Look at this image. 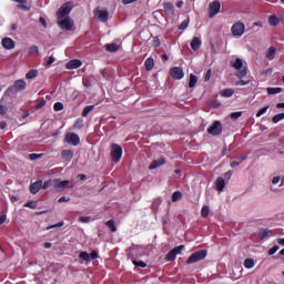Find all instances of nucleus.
I'll return each mask as SVG.
<instances>
[{
	"instance_id": "obj_36",
	"label": "nucleus",
	"mask_w": 284,
	"mask_h": 284,
	"mask_svg": "<svg viewBox=\"0 0 284 284\" xmlns=\"http://www.w3.org/2000/svg\"><path fill=\"white\" fill-rule=\"evenodd\" d=\"M29 54H30V57H38L39 55V47H37V45H31L30 48H29Z\"/></svg>"
},
{
	"instance_id": "obj_45",
	"label": "nucleus",
	"mask_w": 284,
	"mask_h": 284,
	"mask_svg": "<svg viewBox=\"0 0 284 284\" xmlns=\"http://www.w3.org/2000/svg\"><path fill=\"white\" fill-rule=\"evenodd\" d=\"M278 250H281V246L274 245L273 247H271L268 250V256H274V254H276L278 252Z\"/></svg>"
},
{
	"instance_id": "obj_5",
	"label": "nucleus",
	"mask_w": 284,
	"mask_h": 284,
	"mask_svg": "<svg viewBox=\"0 0 284 284\" xmlns=\"http://www.w3.org/2000/svg\"><path fill=\"white\" fill-rule=\"evenodd\" d=\"M72 8H73L72 2H65L64 4H62L57 12L58 19H64L65 17H68V14L72 12Z\"/></svg>"
},
{
	"instance_id": "obj_46",
	"label": "nucleus",
	"mask_w": 284,
	"mask_h": 284,
	"mask_svg": "<svg viewBox=\"0 0 284 284\" xmlns=\"http://www.w3.org/2000/svg\"><path fill=\"white\" fill-rule=\"evenodd\" d=\"M267 110H270V105L260 109V110L257 111V113H256V116H257V118L263 116V114H265V112H267Z\"/></svg>"
},
{
	"instance_id": "obj_54",
	"label": "nucleus",
	"mask_w": 284,
	"mask_h": 284,
	"mask_svg": "<svg viewBox=\"0 0 284 284\" xmlns=\"http://www.w3.org/2000/svg\"><path fill=\"white\" fill-rule=\"evenodd\" d=\"M53 227H63V222H59L54 225H50V226L47 227V230H53Z\"/></svg>"
},
{
	"instance_id": "obj_9",
	"label": "nucleus",
	"mask_w": 284,
	"mask_h": 284,
	"mask_svg": "<svg viewBox=\"0 0 284 284\" xmlns=\"http://www.w3.org/2000/svg\"><path fill=\"white\" fill-rule=\"evenodd\" d=\"M27 87H28V84L26 83V80L20 79V80H16L13 82V85L10 87L8 90H9V92H11L12 90L14 92H23V90H26Z\"/></svg>"
},
{
	"instance_id": "obj_10",
	"label": "nucleus",
	"mask_w": 284,
	"mask_h": 284,
	"mask_svg": "<svg viewBox=\"0 0 284 284\" xmlns=\"http://www.w3.org/2000/svg\"><path fill=\"white\" fill-rule=\"evenodd\" d=\"M94 17L98 19V21H101L102 23L108 22V19H110V12L108 10H100L95 9L94 10Z\"/></svg>"
},
{
	"instance_id": "obj_55",
	"label": "nucleus",
	"mask_w": 284,
	"mask_h": 284,
	"mask_svg": "<svg viewBox=\"0 0 284 284\" xmlns=\"http://www.w3.org/2000/svg\"><path fill=\"white\" fill-rule=\"evenodd\" d=\"M8 113V108H6V105L0 104V114H7Z\"/></svg>"
},
{
	"instance_id": "obj_48",
	"label": "nucleus",
	"mask_w": 284,
	"mask_h": 284,
	"mask_svg": "<svg viewBox=\"0 0 284 284\" xmlns=\"http://www.w3.org/2000/svg\"><path fill=\"white\" fill-rule=\"evenodd\" d=\"M41 156H43V154L32 153V154L29 155V159L31 161H37V160L41 159Z\"/></svg>"
},
{
	"instance_id": "obj_43",
	"label": "nucleus",
	"mask_w": 284,
	"mask_h": 284,
	"mask_svg": "<svg viewBox=\"0 0 284 284\" xmlns=\"http://www.w3.org/2000/svg\"><path fill=\"white\" fill-rule=\"evenodd\" d=\"M241 116H243V111H236L231 113V119L233 121H236V119H241Z\"/></svg>"
},
{
	"instance_id": "obj_31",
	"label": "nucleus",
	"mask_w": 284,
	"mask_h": 284,
	"mask_svg": "<svg viewBox=\"0 0 284 284\" xmlns=\"http://www.w3.org/2000/svg\"><path fill=\"white\" fill-rule=\"evenodd\" d=\"M196 83H199V77L194 74H190L189 88H196Z\"/></svg>"
},
{
	"instance_id": "obj_29",
	"label": "nucleus",
	"mask_w": 284,
	"mask_h": 284,
	"mask_svg": "<svg viewBox=\"0 0 284 284\" xmlns=\"http://www.w3.org/2000/svg\"><path fill=\"white\" fill-rule=\"evenodd\" d=\"M221 97H224V99H230V97L234 95V89H224L220 92Z\"/></svg>"
},
{
	"instance_id": "obj_2",
	"label": "nucleus",
	"mask_w": 284,
	"mask_h": 284,
	"mask_svg": "<svg viewBox=\"0 0 284 284\" xmlns=\"http://www.w3.org/2000/svg\"><path fill=\"white\" fill-rule=\"evenodd\" d=\"M207 256V251L201 250L196 251L195 253H192L190 257L186 260L187 265H192L194 263H199V261H203Z\"/></svg>"
},
{
	"instance_id": "obj_27",
	"label": "nucleus",
	"mask_w": 284,
	"mask_h": 284,
	"mask_svg": "<svg viewBox=\"0 0 284 284\" xmlns=\"http://www.w3.org/2000/svg\"><path fill=\"white\" fill-rule=\"evenodd\" d=\"M145 65V70H148V72H150V70L154 69V58L150 57L145 60L144 62Z\"/></svg>"
},
{
	"instance_id": "obj_22",
	"label": "nucleus",
	"mask_w": 284,
	"mask_h": 284,
	"mask_svg": "<svg viewBox=\"0 0 284 284\" xmlns=\"http://www.w3.org/2000/svg\"><path fill=\"white\" fill-rule=\"evenodd\" d=\"M245 160H247V154L234 158V160L231 162V168H239V165H241V163H243Z\"/></svg>"
},
{
	"instance_id": "obj_53",
	"label": "nucleus",
	"mask_w": 284,
	"mask_h": 284,
	"mask_svg": "<svg viewBox=\"0 0 284 284\" xmlns=\"http://www.w3.org/2000/svg\"><path fill=\"white\" fill-rule=\"evenodd\" d=\"M89 255H90L91 261L99 258V253L97 251H92V253Z\"/></svg>"
},
{
	"instance_id": "obj_19",
	"label": "nucleus",
	"mask_w": 284,
	"mask_h": 284,
	"mask_svg": "<svg viewBox=\"0 0 284 284\" xmlns=\"http://www.w3.org/2000/svg\"><path fill=\"white\" fill-rule=\"evenodd\" d=\"M201 45H203V41H201V38L194 37L191 41V49L196 52V50L201 49Z\"/></svg>"
},
{
	"instance_id": "obj_62",
	"label": "nucleus",
	"mask_w": 284,
	"mask_h": 284,
	"mask_svg": "<svg viewBox=\"0 0 284 284\" xmlns=\"http://www.w3.org/2000/svg\"><path fill=\"white\" fill-rule=\"evenodd\" d=\"M153 43H154V48L161 47V40H159V39H154Z\"/></svg>"
},
{
	"instance_id": "obj_8",
	"label": "nucleus",
	"mask_w": 284,
	"mask_h": 284,
	"mask_svg": "<svg viewBox=\"0 0 284 284\" xmlns=\"http://www.w3.org/2000/svg\"><path fill=\"white\" fill-rule=\"evenodd\" d=\"M219 12H221V2L215 0L209 6V19H214Z\"/></svg>"
},
{
	"instance_id": "obj_41",
	"label": "nucleus",
	"mask_w": 284,
	"mask_h": 284,
	"mask_svg": "<svg viewBox=\"0 0 284 284\" xmlns=\"http://www.w3.org/2000/svg\"><path fill=\"white\" fill-rule=\"evenodd\" d=\"M92 110H94V105L84 106V109L82 111V116H88V114H90V112H92Z\"/></svg>"
},
{
	"instance_id": "obj_13",
	"label": "nucleus",
	"mask_w": 284,
	"mask_h": 284,
	"mask_svg": "<svg viewBox=\"0 0 284 284\" xmlns=\"http://www.w3.org/2000/svg\"><path fill=\"white\" fill-rule=\"evenodd\" d=\"M136 250L139 248H129V258L132 261L133 265H135V267H148V264H145V262L143 261H136L134 260V254L136 253Z\"/></svg>"
},
{
	"instance_id": "obj_35",
	"label": "nucleus",
	"mask_w": 284,
	"mask_h": 284,
	"mask_svg": "<svg viewBox=\"0 0 284 284\" xmlns=\"http://www.w3.org/2000/svg\"><path fill=\"white\" fill-rule=\"evenodd\" d=\"M79 258H81L82 261H84V263H90V261H92L91 257H90V255H89V253L85 252V251H83V252L80 253Z\"/></svg>"
},
{
	"instance_id": "obj_32",
	"label": "nucleus",
	"mask_w": 284,
	"mask_h": 284,
	"mask_svg": "<svg viewBox=\"0 0 284 284\" xmlns=\"http://www.w3.org/2000/svg\"><path fill=\"white\" fill-rule=\"evenodd\" d=\"M254 265H256V263L254 262V258L244 260V267L246 270H252V267H254Z\"/></svg>"
},
{
	"instance_id": "obj_16",
	"label": "nucleus",
	"mask_w": 284,
	"mask_h": 284,
	"mask_svg": "<svg viewBox=\"0 0 284 284\" xmlns=\"http://www.w3.org/2000/svg\"><path fill=\"white\" fill-rule=\"evenodd\" d=\"M83 65V62L79 59H73L67 62L65 68L67 70H77L78 68H81Z\"/></svg>"
},
{
	"instance_id": "obj_47",
	"label": "nucleus",
	"mask_w": 284,
	"mask_h": 284,
	"mask_svg": "<svg viewBox=\"0 0 284 284\" xmlns=\"http://www.w3.org/2000/svg\"><path fill=\"white\" fill-rule=\"evenodd\" d=\"M53 110L55 112H61V110H63V104L61 102H55L53 105Z\"/></svg>"
},
{
	"instance_id": "obj_14",
	"label": "nucleus",
	"mask_w": 284,
	"mask_h": 284,
	"mask_svg": "<svg viewBox=\"0 0 284 284\" xmlns=\"http://www.w3.org/2000/svg\"><path fill=\"white\" fill-rule=\"evenodd\" d=\"M170 74L172 77V79H175L178 81H181V79H183L185 77V73L183 72V69L179 68V67H174L170 70Z\"/></svg>"
},
{
	"instance_id": "obj_64",
	"label": "nucleus",
	"mask_w": 284,
	"mask_h": 284,
	"mask_svg": "<svg viewBox=\"0 0 284 284\" xmlns=\"http://www.w3.org/2000/svg\"><path fill=\"white\" fill-rule=\"evenodd\" d=\"M54 63V57L50 55L48 60V65H52Z\"/></svg>"
},
{
	"instance_id": "obj_44",
	"label": "nucleus",
	"mask_w": 284,
	"mask_h": 284,
	"mask_svg": "<svg viewBox=\"0 0 284 284\" xmlns=\"http://www.w3.org/2000/svg\"><path fill=\"white\" fill-rule=\"evenodd\" d=\"M190 26V19H185L181 22L179 30H187V27Z\"/></svg>"
},
{
	"instance_id": "obj_37",
	"label": "nucleus",
	"mask_w": 284,
	"mask_h": 284,
	"mask_svg": "<svg viewBox=\"0 0 284 284\" xmlns=\"http://www.w3.org/2000/svg\"><path fill=\"white\" fill-rule=\"evenodd\" d=\"M183 199V193L181 191H175L172 194V201L176 203V201H181Z\"/></svg>"
},
{
	"instance_id": "obj_60",
	"label": "nucleus",
	"mask_w": 284,
	"mask_h": 284,
	"mask_svg": "<svg viewBox=\"0 0 284 284\" xmlns=\"http://www.w3.org/2000/svg\"><path fill=\"white\" fill-rule=\"evenodd\" d=\"M281 181V176H275L272 179L273 185H276Z\"/></svg>"
},
{
	"instance_id": "obj_24",
	"label": "nucleus",
	"mask_w": 284,
	"mask_h": 284,
	"mask_svg": "<svg viewBox=\"0 0 284 284\" xmlns=\"http://www.w3.org/2000/svg\"><path fill=\"white\" fill-rule=\"evenodd\" d=\"M161 165H165V159H163V158L153 161L150 164L149 170H156L158 168H161Z\"/></svg>"
},
{
	"instance_id": "obj_20",
	"label": "nucleus",
	"mask_w": 284,
	"mask_h": 284,
	"mask_svg": "<svg viewBox=\"0 0 284 284\" xmlns=\"http://www.w3.org/2000/svg\"><path fill=\"white\" fill-rule=\"evenodd\" d=\"M163 8L168 17H174V4L172 2H165Z\"/></svg>"
},
{
	"instance_id": "obj_1",
	"label": "nucleus",
	"mask_w": 284,
	"mask_h": 284,
	"mask_svg": "<svg viewBox=\"0 0 284 284\" xmlns=\"http://www.w3.org/2000/svg\"><path fill=\"white\" fill-rule=\"evenodd\" d=\"M234 70H237V79H245L247 77V65H244L243 59L236 58L234 62H231Z\"/></svg>"
},
{
	"instance_id": "obj_11",
	"label": "nucleus",
	"mask_w": 284,
	"mask_h": 284,
	"mask_svg": "<svg viewBox=\"0 0 284 284\" xmlns=\"http://www.w3.org/2000/svg\"><path fill=\"white\" fill-rule=\"evenodd\" d=\"M65 143L69 145H79L81 143V138L77 133H68L64 138Z\"/></svg>"
},
{
	"instance_id": "obj_42",
	"label": "nucleus",
	"mask_w": 284,
	"mask_h": 284,
	"mask_svg": "<svg viewBox=\"0 0 284 284\" xmlns=\"http://www.w3.org/2000/svg\"><path fill=\"white\" fill-rule=\"evenodd\" d=\"M201 216H203L204 219H206V216H210V206L204 205L201 210Z\"/></svg>"
},
{
	"instance_id": "obj_3",
	"label": "nucleus",
	"mask_w": 284,
	"mask_h": 284,
	"mask_svg": "<svg viewBox=\"0 0 284 284\" xmlns=\"http://www.w3.org/2000/svg\"><path fill=\"white\" fill-rule=\"evenodd\" d=\"M123 156V148L121 145L114 143L111 145V158L114 163H119Z\"/></svg>"
},
{
	"instance_id": "obj_38",
	"label": "nucleus",
	"mask_w": 284,
	"mask_h": 284,
	"mask_svg": "<svg viewBox=\"0 0 284 284\" xmlns=\"http://www.w3.org/2000/svg\"><path fill=\"white\" fill-rule=\"evenodd\" d=\"M267 94H281V92H283L282 88H267Z\"/></svg>"
},
{
	"instance_id": "obj_17",
	"label": "nucleus",
	"mask_w": 284,
	"mask_h": 284,
	"mask_svg": "<svg viewBox=\"0 0 284 284\" xmlns=\"http://www.w3.org/2000/svg\"><path fill=\"white\" fill-rule=\"evenodd\" d=\"M54 183V190H57L58 192H61V190H63L64 187H67V185H70V181L64 180V181H60L59 180H53Z\"/></svg>"
},
{
	"instance_id": "obj_12",
	"label": "nucleus",
	"mask_w": 284,
	"mask_h": 284,
	"mask_svg": "<svg viewBox=\"0 0 284 284\" xmlns=\"http://www.w3.org/2000/svg\"><path fill=\"white\" fill-rule=\"evenodd\" d=\"M185 247V245H180L174 247L173 250H171L166 256H165V261H176V255L181 254V252H183V248Z\"/></svg>"
},
{
	"instance_id": "obj_6",
	"label": "nucleus",
	"mask_w": 284,
	"mask_h": 284,
	"mask_svg": "<svg viewBox=\"0 0 284 284\" xmlns=\"http://www.w3.org/2000/svg\"><path fill=\"white\" fill-rule=\"evenodd\" d=\"M223 132V124L221 121H214L211 126L207 128V133L212 134V136H219Z\"/></svg>"
},
{
	"instance_id": "obj_7",
	"label": "nucleus",
	"mask_w": 284,
	"mask_h": 284,
	"mask_svg": "<svg viewBox=\"0 0 284 284\" xmlns=\"http://www.w3.org/2000/svg\"><path fill=\"white\" fill-rule=\"evenodd\" d=\"M58 26L61 28V30L70 31L74 27V20H72L70 17H65L59 19Z\"/></svg>"
},
{
	"instance_id": "obj_50",
	"label": "nucleus",
	"mask_w": 284,
	"mask_h": 284,
	"mask_svg": "<svg viewBox=\"0 0 284 284\" xmlns=\"http://www.w3.org/2000/svg\"><path fill=\"white\" fill-rule=\"evenodd\" d=\"M235 85L243 87V85H250V80H239Z\"/></svg>"
},
{
	"instance_id": "obj_51",
	"label": "nucleus",
	"mask_w": 284,
	"mask_h": 284,
	"mask_svg": "<svg viewBox=\"0 0 284 284\" xmlns=\"http://www.w3.org/2000/svg\"><path fill=\"white\" fill-rule=\"evenodd\" d=\"M91 219L92 217H90V216H80L79 221H80V223H90Z\"/></svg>"
},
{
	"instance_id": "obj_49",
	"label": "nucleus",
	"mask_w": 284,
	"mask_h": 284,
	"mask_svg": "<svg viewBox=\"0 0 284 284\" xmlns=\"http://www.w3.org/2000/svg\"><path fill=\"white\" fill-rule=\"evenodd\" d=\"M54 183V181L52 180H49V181H45L43 184H42V190H48V187H51V185Z\"/></svg>"
},
{
	"instance_id": "obj_4",
	"label": "nucleus",
	"mask_w": 284,
	"mask_h": 284,
	"mask_svg": "<svg viewBox=\"0 0 284 284\" xmlns=\"http://www.w3.org/2000/svg\"><path fill=\"white\" fill-rule=\"evenodd\" d=\"M231 32L235 39H241L245 34V23L236 22L232 26Z\"/></svg>"
},
{
	"instance_id": "obj_28",
	"label": "nucleus",
	"mask_w": 284,
	"mask_h": 284,
	"mask_svg": "<svg viewBox=\"0 0 284 284\" xmlns=\"http://www.w3.org/2000/svg\"><path fill=\"white\" fill-rule=\"evenodd\" d=\"M272 234H273V233H272L271 230L263 229L262 231H260V232L257 233V236L263 240V239H267L268 236H272Z\"/></svg>"
},
{
	"instance_id": "obj_56",
	"label": "nucleus",
	"mask_w": 284,
	"mask_h": 284,
	"mask_svg": "<svg viewBox=\"0 0 284 284\" xmlns=\"http://www.w3.org/2000/svg\"><path fill=\"white\" fill-rule=\"evenodd\" d=\"M39 22L41 23V26H43V28H48V22L45 21V18L41 17L39 19Z\"/></svg>"
},
{
	"instance_id": "obj_40",
	"label": "nucleus",
	"mask_w": 284,
	"mask_h": 284,
	"mask_svg": "<svg viewBox=\"0 0 284 284\" xmlns=\"http://www.w3.org/2000/svg\"><path fill=\"white\" fill-rule=\"evenodd\" d=\"M23 207H29L30 210H37V201L30 200L28 201Z\"/></svg>"
},
{
	"instance_id": "obj_39",
	"label": "nucleus",
	"mask_w": 284,
	"mask_h": 284,
	"mask_svg": "<svg viewBox=\"0 0 284 284\" xmlns=\"http://www.w3.org/2000/svg\"><path fill=\"white\" fill-rule=\"evenodd\" d=\"M105 225L110 229L111 232H116V224L114 223V220L106 221Z\"/></svg>"
},
{
	"instance_id": "obj_58",
	"label": "nucleus",
	"mask_w": 284,
	"mask_h": 284,
	"mask_svg": "<svg viewBox=\"0 0 284 284\" xmlns=\"http://www.w3.org/2000/svg\"><path fill=\"white\" fill-rule=\"evenodd\" d=\"M68 201H70V197H68V196H61V197L58 200V202H60V203H68Z\"/></svg>"
},
{
	"instance_id": "obj_57",
	"label": "nucleus",
	"mask_w": 284,
	"mask_h": 284,
	"mask_svg": "<svg viewBox=\"0 0 284 284\" xmlns=\"http://www.w3.org/2000/svg\"><path fill=\"white\" fill-rule=\"evenodd\" d=\"M74 128H78V129L83 128V120H78V121L74 123Z\"/></svg>"
},
{
	"instance_id": "obj_33",
	"label": "nucleus",
	"mask_w": 284,
	"mask_h": 284,
	"mask_svg": "<svg viewBox=\"0 0 284 284\" xmlns=\"http://www.w3.org/2000/svg\"><path fill=\"white\" fill-rule=\"evenodd\" d=\"M105 48L108 52H118L119 48L121 47L116 43H111V44H106Z\"/></svg>"
},
{
	"instance_id": "obj_63",
	"label": "nucleus",
	"mask_w": 284,
	"mask_h": 284,
	"mask_svg": "<svg viewBox=\"0 0 284 284\" xmlns=\"http://www.w3.org/2000/svg\"><path fill=\"white\" fill-rule=\"evenodd\" d=\"M8 128V123L6 121L0 122V130H6Z\"/></svg>"
},
{
	"instance_id": "obj_26",
	"label": "nucleus",
	"mask_w": 284,
	"mask_h": 284,
	"mask_svg": "<svg viewBox=\"0 0 284 284\" xmlns=\"http://www.w3.org/2000/svg\"><path fill=\"white\" fill-rule=\"evenodd\" d=\"M37 77H39V70H37V69H31L26 74V79H28L29 81H32L33 79H37Z\"/></svg>"
},
{
	"instance_id": "obj_59",
	"label": "nucleus",
	"mask_w": 284,
	"mask_h": 284,
	"mask_svg": "<svg viewBox=\"0 0 284 284\" xmlns=\"http://www.w3.org/2000/svg\"><path fill=\"white\" fill-rule=\"evenodd\" d=\"M138 0H122L123 6H130V3H134Z\"/></svg>"
},
{
	"instance_id": "obj_52",
	"label": "nucleus",
	"mask_w": 284,
	"mask_h": 284,
	"mask_svg": "<svg viewBox=\"0 0 284 284\" xmlns=\"http://www.w3.org/2000/svg\"><path fill=\"white\" fill-rule=\"evenodd\" d=\"M212 79V69H209L205 73L204 81H210Z\"/></svg>"
},
{
	"instance_id": "obj_34",
	"label": "nucleus",
	"mask_w": 284,
	"mask_h": 284,
	"mask_svg": "<svg viewBox=\"0 0 284 284\" xmlns=\"http://www.w3.org/2000/svg\"><path fill=\"white\" fill-rule=\"evenodd\" d=\"M268 23H270V26L276 27V26H278V23H281V20L276 16H271L268 18Z\"/></svg>"
},
{
	"instance_id": "obj_15",
	"label": "nucleus",
	"mask_w": 284,
	"mask_h": 284,
	"mask_svg": "<svg viewBox=\"0 0 284 284\" xmlns=\"http://www.w3.org/2000/svg\"><path fill=\"white\" fill-rule=\"evenodd\" d=\"M1 43L4 50H14L17 47V43L11 38H3Z\"/></svg>"
},
{
	"instance_id": "obj_18",
	"label": "nucleus",
	"mask_w": 284,
	"mask_h": 284,
	"mask_svg": "<svg viewBox=\"0 0 284 284\" xmlns=\"http://www.w3.org/2000/svg\"><path fill=\"white\" fill-rule=\"evenodd\" d=\"M41 187H43V181L39 180L30 185V192L31 194H38V192L41 191Z\"/></svg>"
},
{
	"instance_id": "obj_61",
	"label": "nucleus",
	"mask_w": 284,
	"mask_h": 284,
	"mask_svg": "<svg viewBox=\"0 0 284 284\" xmlns=\"http://www.w3.org/2000/svg\"><path fill=\"white\" fill-rule=\"evenodd\" d=\"M8 216H6V214L0 216V225H3V223H6Z\"/></svg>"
},
{
	"instance_id": "obj_30",
	"label": "nucleus",
	"mask_w": 284,
	"mask_h": 284,
	"mask_svg": "<svg viewBox=\"0 0 284 284\" xmlns=\"http://www.w3.org/2000/svg\"><path fill=\"white\" fill-rule=\"evenodd\" d=\"M130 250H136L134 253V260L136 258H141V256H143V247L141 246H131Z\"/></svg>"
},
{
	"instance_id": "obj_23",
	"label": "nucleus",
	"mask_w": 284,
	"mask_h": 284,
	"mask_svg": "<svg viewBox=\"0 0 284 284\" xmlns=\"http://www.w3.org/2000/svg\"><path fill=\"white\" fill-rule=\"evenodd\" d=\"M215 190H217V192H223L225 190V179H223V178L216 179Z\"/></svg>"
},
{
	"instance_id": "obj_25",
	"label": "nucleus",
	"mask_w": 284,
	"mask_h": 284,
	"mask_svg": "<svg viewBox=\"0 0 284 284\" xmlns=\"http://www.w3.org/2000/svg\"><path fill=\"white\" fill-rule=\"evenodd\" d=\"M275 58H276V48L270 47L268 50L266 51V59H268V61H274Z\"/></svg>"
},
{
	"instance_id": "obj_21",
	"label": "nucleus",
	"mask_w": 284,
	"mask_h": 284,
	"mask_svg": "<svg viewBox=\"0 0 284 284\" xmlns=\"http://www.w3.org/2000/svg\"><path fill=\"white\" fill-rule=\"evenodd\" d=\"M61 158L70 163V161H72V159L74 158V152H72V150H63L61 152Z\"/></svg>"
}]
</instances>
